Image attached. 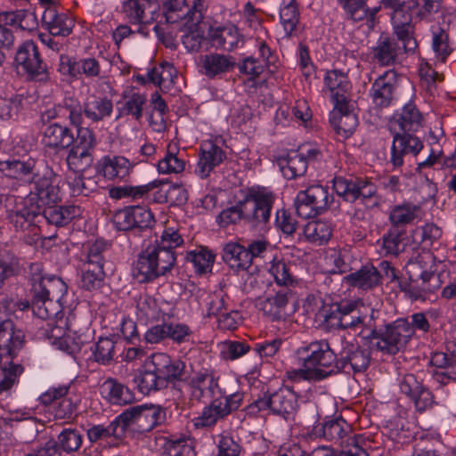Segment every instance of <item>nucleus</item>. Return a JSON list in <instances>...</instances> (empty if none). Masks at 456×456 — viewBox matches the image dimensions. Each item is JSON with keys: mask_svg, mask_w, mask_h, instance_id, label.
<instances>
[{"mask_svg": "<svg viewBox=\"0 0 456 456\" xmlns=\"http://www.w3.org/2000/svg\"><path fill=\"white\" fill-rule=\"evenodd\" d=\"M149 362L159 377L164 379L165 384L181 379L183 375L185 363L179 359H172L165 353L153 354Z\"/></svg>", "mask_w": 456, "mask_h": 456, "instance_id": "4be33fe9", "label": "nucleus"}, {"mask_svg": "<svg viewBox=\"0 0 456 456\" xmlns=\"http://www.w3.org/2000/svg\"><path fill=\"white\" fill-rule=\"evenodd\" d=\"M46 206L41 200L30 192L27 197L20 199L19 203L15 204L27 218L33 220L38 215L42 214L44 207Z\"/></svg>", "mask_w": 456, "mask_h": 456, "instance_id": "774afa93", "label": "nucleus"}, {"mask_svg": "<svg viewBox=\"0 0 456 456\" xmlns=\"http://www.w3.org/2000/svg\"><path fill=\"white\" fill-rule=\"evenodd\" d=\"M186 160L175 145H167V153L159 160L157 167L160 174H180L184 171Z\"/></svg>", "mask_w": 456, "mask_h": 456, "instance_id": "a18cd8bd", "label": "nucleus"}, {"mask_svg": "<svg viewBox=\"0 0 456 456\" xmlns=\"http://www.w3.org/2000/svg\"><path fill=\"white\" fill-rule=\"evenodd\" d=\"M42 23L45 29L54 37H68L75 27V20L69 14L57 12L54 7L45 9Z\"/></svg>", "mask_w": 456, "mask_h": 456, "instance_id": "b1692460", "label": "nucleus"}, {"mask_svg": "<svg viewBox=\"0 0 456 456\" xmlns=\"http://www.w3.org/2000/svg\"><path fill=\"white\" fill-rule=\"evenodd\" d=\"M400 75L395 69H388L379 76L370 91L373 104L387 108L395 100L399 87Z\"/></svg>", "mask_w": 456, "mask_h": 456, "instance_id": "9b49d317", "label": "nucleus"}, {"mask_svg": "<svg viewBox=\"0 0 456 456\" xmlns=\"http://www.w3.org/2000/svg\"><path fill=\"white\" fill-rule=\"evenodd\" d=\"M423 116L416 106L410 102L404 105L397 118L389 122L390 131L414 132L422 125Z\"/></svg>", "mask_w": 456, "mask_h": 456, "instance_id": "c85d7f7f", "label": "nucleus"}, {"mask_svg": "<svg viewBox=\"0 0 456 456\" xmlns=\"http://www.w3.org/2000/svg\"><path fill=\"white\" fill-rule=\"evenodd\" d=\"M370 337L376 339L375 346L383 354H395L403 349L412 338V329L407 319L400 318L387 324L383 330H376L375 327Z\"/></svg>", "mask_w": 456, "mask_h": 456, "instance_id": "39448f33", "label": "nucleus"}, {"mask_svg": "<svg viewBox=\"0 0 456 456\" xmlns=\"http://www.w3.org/2000/svg\"><path fill=\"white\" fill-rule=\"evenodd\" d=\"M376 314L377 312L374 309H370V314L368 315L362 313L360 308H357L350 314L342 317L341 321L335 322L332 327L360 331V333L365 328L372 330L374 326L372 322L376 318Z\"/></svg>", "mask_w": 456, "mask_h": 456, "instance_id": "f704fd0d", "label": "nucleus"}, {"mask_svg": "<svg viewBox=\"0 0 456 456\" xmlns=\"http://www.w3.org/2000/svg\"><path fill=\"white\" fill-rule=\"evenodd\" d=\"M226 416L228 413L225 406H223L221 399L216 398L203 409L200 416L192 419V422L196 428H209Z\"/></svg>", "mask_w": 456, "mask_h": 456, "instance_id": "37998d69", "label": "nucleus"}, {"mask_svg": "<svg viewBox=\"0 0 456 456\" xmlns=\"http://www.w3.org/2000/svg\"><path fill=\"white\" fill-rule=\"evenodd\" d=\"M212 42L216 47L225 51L234 49L239 42V34L235 27H224L215 30L212 36Z\"/></svg>", "mask_w": 456, "mask_h": 456, "instance_id": "052dcab7", "label": "nucleus"}, {"mask_svg": "<svg viewBox=\"0 0 456 456\" xmlns=\"http://www.w3.org/2000/svg\"><path fill=\"white\" fill-rule=\"evenodd\" d=\"M163 14L167 23H176L179 20H186L188 23H191L190 20L191 7L186 0H167L163 4Z\"/></svg>", "mask_w": 456, "mask_h": 456, "instance_id": "864d4df0", "label": "nucleus"}, {"mask_svg": "<svg viewBox=\"0 0 456 456\" xmlns=\"http://www.w3.org/2000/svg\"><path fill=\"white\" fill-rule=\"evenodd\" d=\"M216 386L217 383L211 374L207 371L198 372L184 385V390L181 395V403L191 408L201 403L208 394H212Z\"/></svg>", "mask_w": 456, "mask_h": 456, "instance_id": "ddd939ff", "label": "nucleus"}, {"mask_svg": "<svg viewBox=\"0 0 456 456\" xmlns=\"http://www.w3.org/2000/svg\"><path fill=\"white\" fill-rule=\"evenodd\" d=\"M67 289L65 282L54 275L47 276L38 284L33 285V294L39 297H46L50 302H61Z\"/></svg>", "mask_w": 456, "mask_h": 456, "instance_id": "7c9ffc66", "label": "nucleus"}, {"mask_svg": "<svg viewBox=\"0 0 456 456\" xmlns=\"http://www.w3.org/2000/svg\"><path fill=\"white\" fill-rule=\"evenodd\" d=\"M113 110V103L107 97H95L84 103V114L94 122H99L110 117Z\"/></svg>", "mask_w": 456, "mask_h": 456, "instance_id": "8fccbe9b", "label": "nucleus"}, {"mask_svg": "<svg viewBox=\"0 0 456 456\" xmlns=\"http://www.w3.org/2000/svg\"><path fill=\"white\" fill-rule=\"evenodd\" d=\"M270 274L273 277L277 285L289 288L296 287L299 280L295 273V265L282 257L274 256L270 263L268 269Z\"/></svg>", "mask_w": 456, "mask_h": 456, "instance_id": "a878e982", "label": "nucleus"}, {"mask_svg": "<svg viewBox=\"0 0 456 456\" xmlns=\"http://www.w3.org/2000/svg\"><path fill=\"white\" fill-rule=\"evenodd\" d=\"M256 405L260 411L270 409L273 413L287 419L297 411V395L289 387H281L273 392L267 391L256 401Z\"/></svg>", "mask_w": 456, "mask_h": 456, "instance_id": "6e6552de", "label": "nucleus"}, {"mask_svg": "<svg viewBox=\"0 0 456 456\" xmlns=\"http://www.w3.org/2000/svg\"><path fill=\"white\" fill-rule=\"evenodd\" d=\"M175 262V251L158 243L150 244L139 254L134 275L140 282H148L170 272Z\"/></svg>", "mask_w": 456, "mask_h": 456, "instance_id": "7ed1b4c3", "label": "nucleus"}, {"mask_svg": "<svg viewBox=\"0 0 456 456\" xmlns=\"http://www.w3.org/2000/svg\"><path fill=\"white\" fill-rule=\"evenodd\" d=\"M349 102L345 103V108L335 107L330 113V124L336 133L343 138L350 137L358 126L356 115L349 110Z\"/></svg>", "mask_w": 456, "mask_h": 456, "instance_id": "bb28decb", "label": "nucleus"}, {"mask_svg": "<svg viewBox=\"0 0 456 456\" xmlns=\"http://www.w3.org/2000/svg\"><path fill=\"white\" fill-rule=\"evenodd\" d=\"M367 0H338L342 5L347 16L354 21L367 20L369 27H373L375 23L376 13L379 11V7L371 10L367 8Z\"/></svg>", "mask_w": 456, "mask_h": 456, "instance_id": "4c0bfd02", "label": "nucleus"}, {"mask_svg": "<svg viewBox=\"0 0 456 456\" xmlns=\"http://www.w3.org/2000/svg\"><path fill=\"white\" fill-rule=\"evenodd\" d=\"M94 162V152L88 150L71 148L67 156V164L75 173L87 170Z\"/></svg>", "mask_w": 456, "mask_h": 456, "instance_id": "bf43d9fd", "label": "nucleus"}, {"mask_svg": "<svg viewBox=\"0 0 456 456\" xmlns=\"http://www.w3.org/2000/svg\"><path fill=\"white\" fill-rule=\"evenodd\" d=\"M280 19L287 36H291L299 21V12L296 0H282Z\"/></svg>", "mask_w": 456, "mask_h": 456, "instance_id": "13d9d810", "label": "nucleus"}, {"mask_svg": "<svg viewBox=\"0 0 456 456\" xmlns=\"http://www.w3.org/2000/svg\"><path fill=\"white\" fill-rule=\"evenodd\" d=\"M337 193L346 201L354 202L359 199H369L376 193L375 184L367 178H338L334 183Z\"/></svg>", "mask_w": 456, "mask_h": 456, "instance_id": "2eb2a0df", "label": "nucleus"}, {"mask_svg": "<svg viewBox=\"0 0 456 456\" xmlns=\"http://www.w3.org/2000/svg\"><path fill=\"white\" fill-rule=\"evenodd\" d=\"M370 363V354L358 346L347 345L341 352L338 367L347 374L364 371Z\"/></svg>", "mask_w": 456, "mask_h": 456, "instance_id": "6ab92c4d", "label": "nucleus"}, {"mask_svg": "<svg viewBox=\"0 0 456 456\" xmlns=\"http://www.w3.org/2000/svg\"><path fill=\"white\" fill-rule=\"evenodd\" d=\"M159 5L151 0H124L122 12L131 24H151L159 17Z\"/></svg>", "mask_w": 456, "mask_h": 456, "instance_id": "4468645a", "label": "nucleus"}, {"mask_svg": "<svg viewBox=\"0 0 456 456\" xmlns=\"http://www.w3.org/2000/svg\"><path fill=\"white\" fill-rule=\"evenodd\" d=\"M299 192L303 193L304 199L315 208L320 214L327 210L333 201V196L329 193L328 187L320 184L311 185Z\"/></svg>", "mask_w": 456, "mask_h": 456, "instance_id": "de8ad7c7", "label": "nucleus"}, {"mask_svg": "<svg viewBox=\"0 0 456 456\" xmlns=\"http://www.w3.org/2000/svg\"><path fill=\"white\" fill-rule=\"evenodd\" d=\"M24 270L20 258L13 250L4 248L0 249V283L20 275Z\"/></svg>", "mask_w": 456, "mask_h": 456, "instance_id": "c03bdc74", "label": "nucleus"}, {"mask_svg": "<svg viewBox=\"0 0 456 456\" xmlns=\"http://www.w3.org/2000/svg\"><path fill=\"white\" fill-rule=\"evenodd\" d=\"M352 433L351 426L342 418L330 419L322 426V436L324 438L343 445Z\"/></svg>", "mask_w": 456, "mask_h": 456, "instance_id": "49530a36", "label": "nucleus"}, {"mask_svg": "<svg viewBox=\"0 0 456 456\" xmlns=\"http://www.w3.org/2000/svg\"><path fill=\"white\" fill-rule=\"evenodd\" d=\"M240 200L243 210V222L253 229H263L269 223L275 200L273 193L249 188L242 191Z\"/></svg>", "mask_w": 456, "mask_h": 456, "instance_id": "20e7f679", "label": "nucleus"}, {"mask_svg": "<svg viewBox=\"0 0 456 456\" xmlns=\"http://www.w3.org/2000/svg\"><path fill=\"white\" fill-rule=\"evenodd\" d=\"M224 151L211 141L204 142L200 150L195 173L201 179L207 178L216 167L224 159Z\"/></svg>", "mask_w": 456, "mask_h": 456, "instance_id": "aec40b11", "label": "nucleus"}, {"mask_svg": "<svg viewBox=\"0 0 456 456\" xmlns=\"http://www.w3.org/2000/svg\"><path fill=\"white\" fill-rule=\"evenodd\" d=\"M147 102V97L143 94L132 93L125 94L123 102H120L119 108L120 116H132L135 120L139 121L142 117L143 107Z\"/></svg>", "mask_w": 456, "mask_h": 456, "instance_id": "3c124183", "label": "nucleus"}, {"mask_svg": "<svg viewBox=\"0 0 456 456\" xmlns=\"http://www.w3.org/2000/svg\"><path fill=\"white\" fill-rule=\"evenodd\" d=\"M168 456H196L194 439L187 436H172L167 443Z\"/></svg>", "mask_w": 456, "mask_h": 456, "instance_id": "4d7b16f0", "label": "nucleus"}, {"mask_svg": "<svg viewBox=\"0 0 456 456\" xmlns=\"http://www.w3.org/2000/svg\"><path fill=\"white\" fill-rule=\"evenodd\" d=\"M215 257L216 256L205 248L190 251L186 256L187 261L191 262L196 272L200 274L211 271Z\"/></svg>", "mask_w": 456, "mask_h": 456, "instance_id": "680f3d73", "label": "nucleus"}, {"mask_svg": "<svg viewBox=\"0 0 456 456\" xmlns=\"http://www.w3.org/2000/svg\"><path fill=\"white\" fill-rule=\"evenodd\" d=\"M419 207L411 203H403L395 206L389 215V220L394 226L409 224L417 218Z\"/></svg>", "mask_w": 456, "mask_h": 456, "instance_id": "6e6d98bb", "label": "nucleus"}, {"mask_svg": "<svg viewBox=\"0 0 456 456\" xmlns=\"http://www.w3.org/2000/svg\"><path fill=\"white\" fill-rule=\"evenodd\" d=\"M83 437L79 431L72 428L64 429L58 436V447L66 452L77 451L82 444Z\"/></svg>", "mask_w": 456, "mask_h": 456, "instance_id": "338daca9", "label": "nucleus"}, {"mask_svg": "<svg viewBox=\"0 0 456 456\" xmlns=\"http://www.w3.org/2000/svg\"><path fill=\"white\" fill-rule=\"evenodd\" d=\"M223 258L229 267L237 273L248 271L253 264L248 250L238 243L226 244Z\"/></svg>", "mask_w": 456, "mask_h": 456, "instance_id": "72a5a7b5", "label": "nucleus"}, {"mask_svg": "<svg viewBox=\"0 0 456 456\" xmlns=\"http://www.w3.org/2000/svg\"><path fill=\"white\" fill-rule=\"evenodd\" d=\"M24 338L12 321L0 320V395L9 391L23 372V367L13 364L12 359L22 348Z\"/></svg>", "mask_w": 456, "mask_h": 456, "instance_id": "f03ea898", "label": "nucleus"}, {"mask_svg": "<svg viewBox=\"0 0 456 456\" xmlns=\"http://www.w3.org/2000/svg\"><path fill=\"white\" fill-rule=\"evenodd\" d=\"M58 111L63 115H67L71 125L80 126L83 122L84 104L73 97L65 98L63 103L57 108L50 110L43 114V118L46 116L48 119L54 118Z\"/></svg>", "mask_w": 456, "mask_h": 456, "instance_id": "ea45409f", "label": "nucleus"}, {"mask_svg": "<svg viewBox=\"0 0 456 456\" xmlns=\"http://www.w3.org/2000/svg\"><path fill=\"white\" fill-rule=\"evenodd\" d=\"M358 304L352 301L342 300L330 305L329 310L325 311L324 321L333 326L335 322L341 321L342 317L346 316L356 310Z\"/></svg>", "mask_w": 456, "mask_h": 456, "instance_id": "0e129e2a", "label": "nucleus"}, {"mask_svg": "<svg viewBox=\"0 0 456 456\" xmlns=\"http://www.w3.org/2000/svg\"><path fill=\"white\" fill-rule=\"evenodd\" d=\"M381 4L386 9L392 11L391 20L393 25L411 24L414 20L412 10L417 8L418 1L415 0H381Z\"/></svg>", "mask_w": 456, "mask_h": 456, "instance_id": "2f4dec72", "label": "nucleus"}, {"mask_svg": "<svg viewBox=\"0 0 456 456\" xmlns=\"http://www.w3.org/2000/svg\"><path fill=\"white\" fill-rule=\"evenodd\" d=\"M166 419V412L159 406L138 405L136 431L147 433L162 424Z\"/></svg>", "mask_w": 456, "mask_h": 456, "instance_id": "473e14b6", "label": "nucleus"}, {"mask_svg": "<svg viewBox=\"0 0 456 456\" xmlns=\"http://www.w3.org/2000/svg\"><path fill=\"white\" fill-rule=\"evenodd\" d=\"M102 393L112 404L126 405L135 401L134 394L114 379H106L102 385Z\"/></svg>", "mask_w": 456, "mask_h": 456, "instance_id": "c9c22d12", "label": "nucleus"}, {"mask_svg": "<svg viewBox=\"0 0 456 456\" xmlns=\"http://www.w3.org/2000/svg\"><path fill=\"white\" fill-rule=\"evenodd\" d=\"M45 404H53L55 419L70 418L77 411L79 396L68 387L52 388L41 396Z\"/></svg>", "mask_w": 456, "mask_h": 456, "instance_id": "9d476101", "label": "nucleus"}, {"mask_svg": "<svg viewBox=\"0 0 456 456\" xmlns=\"http://www.w3.org/2000/svg\"><path fill=\"white\" fill-rule=\"evenodd\" d=\"M134 169V164L124 156H105L102 159L100 172L115 183L127 182Z\"/></svg>", "mask_w": 456, "mask_h": 456, "instance_id": "412c9836", "label": "nucleus"}, {"mask_svg": "<svg viewBox=\"0 0 456 456\" xmlns=\"http://www.w3.org/2000/svg\"><path fill=\"white\" fill-rule=\"evenodd\" d=\"M14 64L18 71L21 70L32 80L46 82L50 79L47 66L40 56L37 45L32 40L19 46Z\"/></svg>", "mask_w": 456, "mask_h": 456, "instance_id": "423d86ee", "label": "nucleus"}, {"mask_svg": "<svg viewBox=\"0 0 456 456\" xmlns=\"http://www.w3.org/2000/svg\"><path fill=\"white\" fill-rule=\"evenodd\" d=\"M276 162L283 176L287 179L301 176L307 169L306 160L303 159L297 151H292L285 156H280Z\"/></svg>", "mask_w": 456, "mask_h": 456, "instance_id": "a19ab883", "label": "nucleus"}, {"mask_svg": "<svg viewBox=\"0 0 456 456\" xmlns=\"http://www.w3.org/2000/svg\"><path fill=\"white\" fill-rule=\"evenodd\" d=\"M60 330L58 327L53 329L52 337L55 338V346L61 351L70 355H76L78 354L82 346L87 343L89 336L86 332H80L74 329L73 324L70 323L68 326V331L63 334L57 330Z\"/></svg>", "mask_w": 456, "mask_h": 456, "instance_id": "5701e85b", "label": "nucleus"}, {"mask_svg": "<svg viewBox=\"0 0 456 456\" xmlns=\"http://www.w3.org/2000/svg\"><path fill=\"white\" fill-rule=\"evenodd\" d=\"M325 87L330 94L335 107L345 108L349 102L351 85L346 74L337 69L329 70L324 77Z\"/></svg>", "mask_w": 456, "mask_h": 456, "instance_id": "a211bd4d", "label": "nucleus"}, {"mask_svg": "<svg viewBox=\"0 0 456 456\" xmlns=\"http://www.w3.org/2000/svg\"><path fill=\"white\" fill-rule=\"evenodd\" d=\"M406 269L407 274H410V271L411 270L419 274L429 272L436 273L434 257L429 251L419 253L414 258L408 262Z\"/></svg>", "mask_w": 456, "mask_h": 456, "instance_id": "69168bd1", "label": "nucleus"}, {"mask_svg": "<svg viewBox=\"0 0 456 456\" xmlns=\"http://www.w3.org/2000/svg\"><path fill=\"white\" fill-rule=\"evenodd\" d=\"M60 177L48 167L39 168L33 181L34 195L45 205L56 204L61 200Z\"/></svg>", "mask_w": 456, "mask_h": 456, "instance_id": "f8f14e48", "label": "nucleus"}, {"mask_svg": "<svg viewBox=\"0 0 456 456\" xmlns=\"http://www.w3.org/2000/svg\"><path fill=\"white\" fill-rule=\"evenodd\" d=\"M304 234L307 240L322 244L326 243L331 237L330 226L322 221L308 222L304 228Z\"/></svg>", "mask_w": 456, "mask_h": 456, "instance_id": "e2e57ef3", "label": "nucleus"}, {"mask_svg": "<svg viewBox=\"0 0 456 456\" xmlns=\"http://www.w3.org/2000/svg\"><path fill=\"white\" fill-rule=\"evenodd\" d=\"M175 77L176 70L168 62L160 63L148 73L150 81L158 86L161 90L169 89L173 86Z\"/></svg>", "mask_w": 456, "mask_h": 456, "instance_id": "5fc2aeb1", "label": "nucleus"}, {"mask_svg": "<svg viewBox=\"0 0 456 456\" xmlns=\"http://www.w3.org/2000/svg\"><path fill=\"white\" fill-rule=\"evenodd\" d=\"M409 281L400 282L399 287L411 300L426 301L441 287L439 276L435 272L417 273L410 271Z\"/></svg>", "mask_w": 456, "mask_h": 456, "instance_id": "1a4fd4ad", "label": "nucleus"}, {"mask_svg": "<svg viewBox=\"0 0 456 456\" xmlns=\"http://www.w3.org/2000/svg\"><path fill=\"white\" fill-rule=\"evenodd\" d=\"M446 12L444 0H419L414 20L431 23L443 17Z\"/></svg>", "mask_w": 456, "mask_h": 456, "instance_id": "79ce46f5", "label": "nucleus"}, {"mask_svg": "<svg viewBox=\"0 0 456 456\" xmlns=\"http://www.w3.org/2000/svg\"><path fill=\"white\" fill-rule=\"evenodd\" d=\"M43 209V216L46 221L56 226H64L68 224L77 215V208L74 206H51Z\"/></svg>", "mask_w": 456, "mask_h": 456, "instance_id": "603ef678", "label": "nucleus"}, {"mask_svg": "<svg viewBox=\"0 0 456 456\" xmlns=\"http://www.w3.org/2000/svg\"><path fill=\"white\" fill-rule=\"evenodd\" d=\"M107 244L102 240H96L88 248L86 260L82 267L81 287L86 290H94L101 288L105 273L104 253Z\"/></svg>", "mask_w": 456, "mask_h": 456, "instance_id": "0eeeda50", "label": "nucleus"}, {"mask_svg": "<svg viewBox=\"0 0 456 456\" xmlns=\"http://www.w3.org/2000/svg\"><path fill=\"white\" fill-rule=\"evenodd\" d=\"M38 170L37 161L33 159L0 161V172L9 178L23 183L32 182Z\"/></svg>", "mask_w": 456, "mask_h": 456, "instance_id": "393cba45", "label": "nucleus"}, {"mask_svg": "<svg viewBox=\"0 0 456 456\" xmlns=\"http://www.w3.org/2000/svg\"><path fill=\"white\" fill-rule=\"evenodd\" d=\"M296 354L307 379L320 381L339 372L338 359L326 339L312 341L299 346Z\"/></svg>", "mask_w": 456, "mask_h": 456, "instance_id": "f257e3e1", "label": "nucleus"}, {"mask_svg": "<svg viewBox=\"0 0 456 456\" xmlns=\"http://www.w3.org/2000/svg\"><path fill=\"white\" fill-rule=\"evenodd\" d=\"M292 295L290 289H280L274 295L258 297L256 306L271 320L279 321L285 318V309Z\"/></svg>", "mask_w": 456, "mask_h": 456, "instance_id": "f3484780", "label": "nucleus"}, {"mask_svg": "<svg viewBox=\"0 0 456 456\" xmlns=\"http://www.w3.org/2000/svg\"><path fill=\"white\" fill-rule=\"evenodd\" d=\"M201 72L209 78L232 70L235 67L234 59L218 53H210L201 57Z\"/></svg>", "mask_w": 456, "mask_h": 456, "instance_id": "c756f323", "label": "nucleus"}, {"mask_svg": "<svg viewBox=\"0 0 456 456\" xmlns=\"http://www.w3.org/2000/svg\"><path fill=\"white\" fill-rule=\"evenodd\" d=\"M135 382L140 391L144 395L159 390L166 386L164 379L159 377L155 369L150 365L149 361L145 362L144 369L140 371Z\"/></svg>", "mask_w": 456, "mask_h": 456, "instance_id": "09e8293b", "label": "nucleus"}, {"mask_svg": "<svg viewBox=\"0 0 456 456\" xmlns=\"http://www.w3.org/2000/svg\"><path fill=\"white\" fill-rule=\"evenodd\" d=\"M42 142L47 148L63 150L73 143L74 136L69 127L53 123L44 130Z\"/></svg>", "mask_w": 456, "mask_h": 456, "instance_id": "cd10ccee", "label": "nucleus"}, {"mask_svg": "<svg viewBox=\"0 0 456 456\" xmlns=\"http://www.w3.org/2000/svg\"><path fill=\"white\" fill-rule=\"evenodd\" d=\"M345 280L353 287L368 290L380 284L381 275L374 266L365 265L360 270L346 276Z\"/></svg>", "mask_w": 456, "mask_h": 456, "instance_id": "e433bc0d", "label": "nucleus"}, {"mask_svg": "<svg viewBox=\"0 0 456 456\" xmlns=\"http://www.w3.org/2000/svg\"><path fill=\"white\" fill-rule=\"evenodd\" d=\"M400 47L394 38L380 36L377 45L372 49L373 60L380 65H390L395 62Z\"/></svg>", "mask_w": 456, "mask_h": 456, "instance_id": "58836bf2", "label": "nucleus"}, {"mask_svg": "<svg viewBox=\"0 0 456 456\" xmlns=\"http://www.w3.org/2000/svg\"><path fill=\"white\" fill-rule=\"evenodd\" d=\"M394 134L391 147L390 162L395 167L403 164V157L407 154L416 156L423 148L422 142L411 132L391 131Z\"/></svg>", "mask_w": 456, "mask_h": 456, "instance_id": "dca6fc26", "label": "nucleus"}]
</instances>
